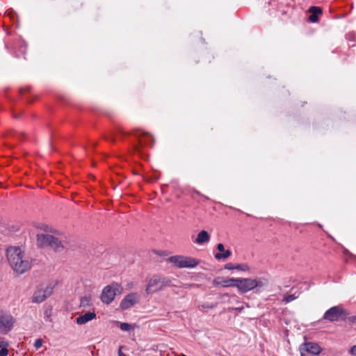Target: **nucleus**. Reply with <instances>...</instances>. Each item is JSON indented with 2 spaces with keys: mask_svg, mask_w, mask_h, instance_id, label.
<instances>
[{
  "mask_svg": "<svg viewBox=\"0 0 356 356\" xmlns=\"http://www.w3.org/2000/svg\"><path fill=\"white\" fill-rule=\"evenodd\" d=\"M6 255L10 267L17 274H23L31 269V261L19 247H10L6 250Z\"/></svg>",
  "mask_w": 356,
  "mask_h": 356,
  "instance_id": "1",
  "label": "nucleus"
},
{
  "mask_svg": "<svg viewBox=\"0 0 356 356\" xmlns=\"http://www.w3.org/2000/svg\"><path fill=\"white\" fill-rule=\"evenodd\" d=\"M267 285V280L264 278H236L235 287L240 293H245L253 289L257 291L260 288Z\"/></svg>",
  "mask_w": 356,
  "mask_h": 356,
  "instance_id": "2",
  "label": "nucleus"
},
{
  "mask_svg": "<svg viewBox=\"0 0 356 356\" xmlns=\"http://www.w3.org/2000/svg\"><path fill=\"white\" fill-rule=\"evenodd\" d=\"M36 245L39 248H50L55 252H61L64 249L62 242L58 238L50 234H38Z\"/></svg>",
  "mask_w": 356,
  "mask_h": 356,
  "instance_id": "3",
  "label": "nucleus"
},
{
  "mask_svg": "<svg viewBox=\"0 0 356 356\" xmlns=\"http://www.w3.org/2000/svg\"><path fill=\"white\" fill-rule=\"evenodd\" d=\"M348 315L349 312L341 305H337L328 309L324 313L322 320L329 322L345 321L348 318Z\"/></svg>",
  "mask_w": 356,
  "mask_h": 356,
  "instance_id": "4",
  "label": "nucleus"
},
{
  "mask_svg": "<svg viewBox=\"0 0 356 356\" xmlns=\"http://www.w3.org/2000/svg\"><path fill=\"white\" fill-rule=\"evenodd\" d=\"M122 291V286L116 282L107 285L102 290L100 297L101 300L104 304L109 305L113 301L115 297L118 294H120Z\"/></svg>",
  "mask_w": 356,
  "mask_h": 356,
  "instance_id": "5",
  "label": "nucleus"
},
{
  "mask_svg": "<svg viewBox=\"0 0 356 356\" xmlns=\"http://www.w3.org/2000/svg\"><path fill=\"white\" fill-rule=\"evenodd\" d=\"M167 261L179 268H191L197 266L200 264V261L197 259L182 255L170 257L168 258Z\"/></svg>",
  "mask_w": 356,
  "mask_h": 356,
  "instance_id": "6",
  "label": "nucleus"
},
{
  "mask_svg": "<svg viewBox=\"0 0 356 356\" xmlns=\"http://www.w3.org/2000/svg\"><path fill=\"white\" fill-rule=\"evenodd\" d=\"M14 318L8 314L0 311V332L7 333L9 332L13 325Z\"/></svg>",
  "mask_w": 356,
  "mask_h": 356,
  "instance_id": "7",
  "label": "nucleus"
},
{
  "mask_svg": "<svg viewBox=\"0 0 356 356\" xmlns=\"http://www.w3.org/2000/svg\"><path fill=\"white\" fill-rule=\"evenodd\" d=\"M301 356H307L308 354L318 355L321 352V347L316 343L306 342L300 346Z\"/></svg>",
  "mask_w": 356,
  "mask_h": 356,
  "instance_id": "8",
  "label": "nucleus"
},
{
  "mask_svg": "<svg viewBox=\"0 0 356 356\" xmlns=\"http://www.w3.org/2000/svg\"><path fill=\"white\" fill-rule=\"evenodd\" d=\"M134 135L138 138L137 144H134L133 145V148L135 152L140 153L142 147L145 145H149L151 144L152 138V136L149 134L146 133H143V134H138L137 133H134Z\"/></svg>",
  "mask_w": 356,
  "mask_h": 356,
  "instance_id": "9",
  "label": "nucleus"
},
{
  "mask_svg": "<svg viewBox=\"0 0 356 356\" xmlns=\"http://www.w3.org/2000/svg\"><path fill=\"white\" fill-rule=\"evenodd\" d=\"M52 286H46L44 289L37 290L33 297L32 300L33 302L40 303L43 302L46 298L49 297L53 291Z\"/></svg>",
  "mask_w": 356,
  "mask_h": 356,
  "instance_id": "10",
  "label": "nucleus"
},
{
  "mask_svg": "<svg viewBox=\"0 0 356 356\" xmlns=\"http://www.w3.org/2000/svg\"><path fill=\"white\" fill-rule=\"evenodd\" d=\"M139 296L136 293H130L121 301L120 307L122 310H127L138 302Z\"/></svg>",
  "mask_w": 356,
  "mask_h": 356,
  "instance_id": "11",
  "label": "nucleus"
},
{
  "mask_svg": "<svg viewBox=\"0 0 356 356\" xmlns=\"http://www.w3.org/2000/svg\"><path fill=\"white\" fill-rule=\"evenodd\" d=\"M161 290L160 276L154 275L149 281L145 291L147 294L155 293Z\"/></svg>",
  "mask_w": 356,
  "mask_h": 356,
  "instance_id": "12",
  "label": "nucleus"
},
{
  "mask_svg": "<svg viewBox=\"0 0 356 356\" xmlns=\"http://www.w3.org/2000/svg\"><path fill=\"white\" fill-rule=\"evenodd\" d=\"M236 278L230 277H218L213 281L214 286H221L222 287H231L234 286L236 284Z\"/></svg>",
  "mask_w": 356,
  "mask_h": 356,
  "instance_id": "13",
  "label": "nucleus"
},
{
  "mask_svg": "<svg viewBox=\"0 0 356 356\" xmlns=\"http://www.w3.org/2000/svg\"><path fill=\"white\" fill-rule=\"evenodd\" d=\"M96 318L95 312H88L76 318V323L78 325H83Z\"/></svg>",
  "mask_w": 356,
  "mask_h": 356,
  "instance_id": "14",
  "label": "nucleus"
},
{
  "mask_svg": "<svg viewBox=\"0 0 356 356\" xmlns=\"http://www.w3.org/2000/svg\"><path fill=\"white\" fill-rule=\"evenodd\" d=\"M309 20L311 22L315 23L318 21V15L322 14V9L320 7L312 6L309 8Z\"/></svg>",
  "mask_w": 356,
  "mask_h": 356,
  "instance_id": "15",
  "label": "nucleus"
},
{
  "mask_svg": "<svg viewBox=\"0 0 356 356\" xmlns=\"http://www.w3.org/2000/svg\"><path fill=\"white\" fill-rule=\"evenodd\" d=\"M209 241H210L209 234L205 230H202L198 233L194 242L198 245H202L205 243H208Z\"/></svg>",
  "mask_w": 356,
  "mask_h": 356,
  "instance_id": "16",
  "label": "nucleus"
},
{
  "mask_svg": "<svg viewBox=\"0 0 356 356\" xmlns=\"http://www.w3.org/2000/svg\"><path fill=\"white\" fill-rule=\"evenodd\" d=\"M224 268L227 270H238L241 271H248L249 270V266L247 264H233L227 263L225 265Z\"/></svg>",
  "mask_w": 356,
  "mask_h": 356,
  "instance_id": "17",
  "label": "nucleus"
},
{
  "mask_svg": "<svg viewBox=\"0 0 356 356\" xmlns=\"http://www.w3.org/2000/svg\"><path fill=\"white\" fill-rule=\"evenodd\" d=\"M232 254V252L230 250H225L222 253H220V252H218L215 254V258L217 259V260H220L222 259H227L228 257H229Z\"/></svg>",
  "mask_w": 356,
  "mask_h": 356,
  "instance_id": "18",
  "label": "nucleus"
},
{
  "mask_svg": "<svg viewBox=\"0 0 356 356\" xmlns=\"http://www.w3.org/2000/svg\"><path fill=\"white\" fill-rule=\"evenodd\" d=\"M160 283L161 289L166 286H174V284H172V280L166 277H160Z\"/></svg>",
  "mask_w": 356,
  "mask_h": 356,
  "instance_id": "19",
  "label": "nucleus"
},
{
  "mask_svg": "<svg viewBox=\"0 0 356 356\" xmlns=\"http://www.w3.org/2000/svg\"><path fill=\"white\" fill-rule=\"evenodd\" d=\"M81 306L89 307L91 305V298L90 296H85L81 298Z\"/></svg>",
  "mask_w": 356,
  "mask_h": 356,
  "instance_id": "20",
  "label": "nucleus"
},
{
  "mask_svg": "<svg viewBox=\"0 0 356 356\" xmlns=\"http://www.w3.org/2000/svg\"><path fill=\"white\" fill-rule=\"evenodd\" d=\"M120 328L123 331H129L132 328V325L128 323H120Z\"/></svg>",
  "mask_w": 356,
  "mask_h": 356,
  "instance_id": "21",
  "label": "nucleus"
},
{
  "mask_svg": "<svg viewBox=\"0 0 356 356\" xmlns=\"http://www.w3.org/2000/svg\"><path fill=\"white\" fill-rule=\"evenodd\" d=\"M297 298V296L295 294L287 295L284 298L283 301L286 304L289 303Z\"/></svg>",
  "mask_w": 356,
  "mask_h": 356,
  "instance_id": "22",
  "label": "nucleus"
},
{
  "mask_svg": "<svg viewBox=\"0 0 356 356\" xmlns=\"http://www.w3.org/2000/svg\"><path fill=\"white\" fill-rule=\"evenodd\" d=\"M217 303H204L200 307L202 309H213L216 307Z\"/></svg>",
  "mask_w": 356,
  "mask_h": 356,
  "instance_id": "23",
  "label": "nucleus"
},
{
  "mask_svg": "<svg viewBox=\"0 0 356 356\" xmlns=\"http://www.w3.org/2000/svg\"><path fill=\"white\" fill-rule=\"evenodd\" d=\"M37 228L40 229L44 232H51V229L49 228V227L47 225L41 224L36 226Z\"/></svg>",
  "mask_w": 356,
  "mask_h": 356,
  "instance_id": "24",
  "label": "nucleus"
},
{
  "mask_svg": "<svg viewBox=\"0 0 356 356\" xmlns=\"http://www.w3.org/2000/svg\"><path fill=\"white\" fill-rule=\"evenodd\" d=\"M42 346V339H37L34 343V347L35 349H39Z\"/></svg>",
  "mask_w": 356,
  "mask_h": 356,
  "instance_id": "25",
  "label": "nucleus"
},
{
  "mask_svg": "<svg viewBox=\"0 0 356 356\" xmlns=\"http://www.w3.org/2000/svg\"><path fill=\"white\" fill-rule=\"evenodd\" d=\"M8 346V341H4V340L0 341V348L1 349H2V348H7Z\"/></svg>",
  "mask_w": 356,
  "mask_h": 356,
  "instance_id": "26",
  "label": "nucleus"
},
{
  "mask_svg": "<svg viewBox=\"0 0 356 356\" xmlns=\"http://www.w3.org/2000/svg\"><path fill=\"white\" fill-rule=\"evenodd\" d=\"M217 249L220 253H222L225 250L224 245L222 243H218L217 245Z\"/></svg>",
  "mask_w": 356,
  "mask_h": 356,
  "instance_id": "27",
  "label": "nucleus"
},
{
  "mask_svg": "<svg viewBox=\"0 0 356 356\" xmlns=\"http://www.w3.org/2000/svg\"><path fill=\"white\" fill-rule=\"evenodd\" d=\"M8 354V351L7 348H3L0 350V356H7Z\"/></svg>",
  "mask_w": 356,
  "mask_h": 356,
  "instance_id": "28",
  "label": "nucleus"
},
{
  "mask_svg": "<svg viewBox=\"0 0 356 356\" xmlns=\"http://www.w3.org/2000/svg\"><path fill=\"white\" fill-rule=\"evenodd\" d=\"M349 352L352 355L356 356V345L351 347Z\"/></svg>",
  "mask_w": 356,
  "mask_h": 356,
  "instance_id": "29",
  "label": "nucleus"
},
{
  "mask_svg": "<svg viewBox=\"0 0 356 356\" xmlns=\"http://www.w3.org/2000/svg\"><path fill=\"white\" fill-rule=\"evenodd\" d=\"M105 139L112 143L115 142V137L113 135L105 136Z\"/></svg>",
  "mask_w": 356,
  "mask_h": 356,
  "instance_id": "30",
  "label": "nucleus"
},
{
  "mask_svg": "<svg viewBox=\"0 0 356 356\" xmlns=\"http://www.w3.org/2000/svg\"><path fill=\"white\" fill-rule=\"evenodd\" d=\"M348 321L350 323H355L356 322V316H350L348 318Z\"/></svg>",
  "mask_w": 356,
  "mask_h": 356,
  "instance_id": "31",
  "label": "nucleus"
},
{
  "mask_svg": "<svg viewBox=\"0 0 356 356\" xmlns=\"http://www.w3.org/2000/svg\"><path fill=\"white\" fill-rule=\"evenodd\" d=\"M118 131H119V134H120L122 136H126L128 134V133H127L126 131H124L120 129H119Z\"/></svg>",
  "mask_w": 356,
  "mask_h": 356,
  "instance_id": "32",
  "label": "nucleus"
},
{
  "mask_svg": "<svg viewBox=\"0 0 356 356\" xmlns=\"http://www.w3.org/2000/svg\"><path fill=\"white\" fill-rule=\"evenodd\" d=\"M118 355L119 356H127V355H125L124 353H123L121 350L120 349L119 351H118Z\"/></svg>",
  "mask_w": 356,
  "mask_h": 356,
  "instance_id": "33",
  "label": "nucleus"
},
{
  "mask_svg": "<svg viewBox=\"0 0 356 356\" xmlns=\"http://www.w3.org/2000/svg\"><path fill=\"white\" fill-rule=\"evenodd\" d=\"M14 118H19V115H14Z\"/></svg>",
  "mask_w": 356,
  "mask_h": 356,
  "instance_id": "34",
  "label": "nucleus"
},
{
  "mask_svg": "<svg viewBox=\"0 0 356 356\" xmlns=\"http://www.w3.org/2000/svg\"><path fill=\"white\" fill-rule=\"evenodd\" d=\"M179 356H186V355H184V354H181V355H179Z\"/></svg>",
  "mask_w": 356,
  "mask_h": 356,
  "instance_id": "35",
  "label": "nucleus"
}]
</instances>
